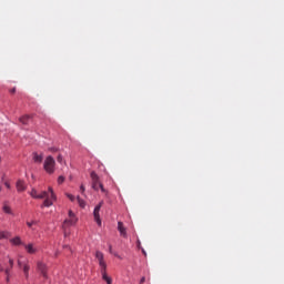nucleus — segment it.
<instances>
[{
    "mask_svg": "<svg viewBox=\"0 0 284 284\" xmlns=\"http://www.w3.org/2000/svg\"><path fill=\"white\" fill-rule=\"evenodd\" d=\"M16 187H17L18 192H26V182L22 180H18Z\"/></svg>",
    "mask_w": 284,
    "mask_h": 284,
    "instance_id": "obj_10",
    "label": "nucleus"
},
{
    "mask_svg": "<svg viewBox=\"0 0 284 284\" xmlns=\"http://www.w3.org/2000/svg\"><path fill=\"white\" fill-rule=\"evenodd\" d=\"M38 271L40 272L41 276H43L44 281H48V265L43 262H38L37 263Z\"/></svg>",
    "mask_w": 284,
    "mask_h": 284,
    "instance_id": "obj_7",
    "label": "nucleus"
},
{
    "mask_svg": "<svg viewBox=\"0 0 284 284\" xmlns=\"http://www.w3.org/2000/svg\"><path fill=\"white\" fill-rule=\"evenodd\" d=\"M57 161L58 163H63V155H58Z\"/></svg>",
    "mask_w": 284,
    "mask_h": 284,
    "instance_id": "obj_24",
    "label": "nucleus"
},
{
    "mask_svg": "<svg viewBox=\"0 0 284 284\" xmlns=\"http://www.w3.org/2000/svg\"><path fill=\"white\" fill-rule=\"evenodd\" d=\"M39 222L33 220L31 222H27L28 227H32V225H37Z\"/></svg>",
    "mask_w": 284,
    "mask_h": 284,
    "instance_id": "obj_20",
    "label": "nucleus"
},
{
    "mask_svg": "<svg viewBox=\"0 0 284 284\" xmlns=\"http://www.w3.org/2000/svg\"><path fill=\"white\" fill-rule=\"evenodd\" d=\"M4 185L8 190H10V183L6 182Z\"/></svg>",
    "mask_w": 284,
    "mask_h": 284,
    "instance_id": "obj_29",
    "label": "nucleus"
},
{
    "mask_svg": "<svg viewBox=\"0 0 284 284\" xmlns=\"http://www.w3.org/2000/svg\"><path fill=\"white\" fill-rule=\"evenodd\" d=\"M34 163H43V154L33 153Z\"/></svg>",
    "mask_w": 284,
    "mask_h": 284,
    "instance_id": "obj_13",
    "label": "nucleus"
},
{
    "mask_svg": "<svg viewBox=\"0 0 284 284\" xmlns=\"http://www.w3.org/2000/svg\"><path fill=\"white\" fill-rule=\"evenodd\" d=\"M114 256H116L118 258H121V256H119V254H114Z\"/></svg>",
    "mask_w": 284,
    "mask_h": 284,
    "instance_id": "obj_36",
    "label": "nucleus"
},
{
    "mask_svg": "<svg viewBox=\"0 0 284 284\" xmlns=\"http://www.w3.org/2000/svg\"><path fill=\"white\" fill-rule=\"evenodd\" d=\"M12 234L8 231H0V241H3L4 239H10Z\"/></svg>",
    "mask_w": 284,
    "mask_h": 284,
    "instance_id": "obj_14",
    "label": "nucleus"
},
{
    "mask_svg": "<svg viewBox=\"0 0 284 284\" xmlns=\"http://www.w3.org/2000/svg\"><path fill=\"white\" fill-rule=\"evenodd\" d=\"M142 254H144V256H148V253L145 252V248H142Z\"/></svg>",
    "mask_w": 284,
    "mask_h": 284,
    "instance_id": "obj_31",
    "label": "nucleus"
},
{
    "mask_svg": "<svg viewBox=\"0 0 284 284\" xmlns=\"http://www.w3.org/2000/svg\"><path fill=\"white\" fill-rule=\"evenodd\" d=\"M55 165L57 161H54V158H52V155L45 158L43 168L47 174H54Z\"/></svg>",
    "mask_w": 284,
    "mask_h": 284,
    "instance_id": "obj_3",
    "label": "nucleus"
},
{
    "mask_svg": "<svg viewBox=\"0 0 284 284\" xmlns=\"http://www.w3.org/2000/svg\"><path fill=\"white\" fill-rule=\"evenodd\" d=\"M10 270H12V268H6V270H4L6 276H10Z\"/></svg>",
    "mask_w": 284,
    "mask_h": 284,
    "instance_id": "obj_25",
    "label": "nucleus"
},
{
    "mask_svg": "<svg viewBox=\"0 0 284 284\" xmlns=\"http://www.w3.org/2000/svg\"><path fill=\"white\" fill-rule=\"evenodd\" d=\"M101 207H103V201H101L93 210V216H94V221L95 223H98V225L101 227V215L99 214V212H101Z\"/></svg>",
    "mask_w": 284,
    "mask_h": 284,
    "instance_id": "obj_6",
    "label": "nucleus"
},
{
    "mask_svg": "<svg viewBox=\"0 0 284 284\" xmlns=\"http://www.w3.org/2000/svg\"><path fill=\"white\" fill-rule=\"evenodd\" d=\"M90 176H91V181H92V187L95 191H99V189H100L101 192H103V194H108V191L105 190V187H103V183H101V181L99 179V174H97V172L92 171Z\"/></svg>",
    "mask_w": 284,
    "mask_h": 284,
    "instance_id": "obj_2",
    "label": "nucleus"
},
{
    "mask_svg": "<svg viewBox=\"0 0 284 284\" xmlns=\"http://www.w3.org/2000/svg\"><path fill=\"white\" fill-rule=\"evenodd\" d=\"M64 247H70V246H64Z\"/></svg>",
    "mask_w": 284,
    "mask_h": 284,
    "instance_id": "obj_38",
    "label": "nucleus"
},
{
    "mask_svg": "<svg viewBox=\"0 0 284 284\" xmlns=\"http://www.w3.org/2000/svg\"><path fill=\"white\" fill-rule=\"evenodd\" d=\"M102 278L105 281L106 284H112V277L108 276V270L100 271Z\"/></svg>",
    "mask_w": 284,
    "mask_h": 284,
    "instance_id": "obj_11",
    "label": "nucleus"
},
{
    "mask_svg": "<svg viewBox=\"0 0 284 284\" xmlns=\"http://www.w3.org/2000/svg\"><path fill=\"white\" fill-rule=\"evenodd\" d=\"M95 258L98 260L100 272H103L108 270V264L105 263V258L103 256V253L101 251L95 252Z\"/></svg>",
    "mask_w": 284,
    "mask_h": 284,
    "instance_id": "obj_4",
    "label": "nucleus"
},
{
    "mask_svg": "<svg viewBox=\"0 0 284 284\" xmlns=\"http://www.w3.org/2000/svg\"><path fill=\"white\" fill-rule=\"evenodd\" d=\"M79 220L77 219V215H74V212L71 210L69 211V219L64 220L63 227H68L70 225H77V222Z\"/></svg>",
    "mask_w": 284,
    "mask_h": 284,
    "instance_id": "obj_5",
    "label": "nucleus"
},
{
    "mask_svg": "<svg viewBox=\"0 0 284 284\" xmlns=\"http://www.w3.org/2000/svg\"><path fill=\"white\" fill-rule=\"evenodd\" d=\"M3 212H4L6 214H12V210H11L10 206H8V205H4V206H3Z\"/></svg>",
    "mask_w": 284,
    "mask_h": 284,
    "instance_id": "obj_18",
    "label": "nucleus"
},
{
    "mask_svg": "<svg viewBox=\"0 0 284 284\" xmlns=\"http://www.w3.org/2000/svg\"><path fill=\"white\" fill-rule=\"evenodd\" d=\"M10 92H11V94H14V92H17V89L13 88V89L10 90Z\"/></svg>",
    "mask_w": 284,
    "mask_h": 284,
    "instance_id": "obj_28",
    "label": "nucleus"
},
{
    "mask_svg": "<svg viewBox=\"0 0 284 284\" xmlns=\"http://www.w3.org/2000/svg\"><path fill=\"white\" fill-rule=\"evenodd\" d=\"M9 265H10V270H12V267H14V260L9 257Z\"/></svg>",
    "mask_w": 284,
    "mask_h": 284,
    "instance_id": "obj_22",
    "label": "nucleus"
},
{
    "mask_svg": "<svg viewBox=\"0 0 284 284\" xmlns=\"http://www.w3.org/2000/svg\"><path fill=\"white\" fill-rule=\"evenodd\" d=\"M67 196H68V199H69L72 203H74V201H75L74 195H72V194H70V193H67Z\"/></svg>",
    "mask_w": 284,
    "mask_h": 284,
    "instance_id": "obj_21",
    "label": "nucleus"
},
{
    "mask_svg": "<svg viewBox=\"0 0 284 284\" xmlns=\"http://www.w3.org/2000/svg\"><path fill=\"white\" fill-rule=\"evenodd\" d=\"M26 262H21V260H18V266L19 267H23V264H24Z\"/></svg>",
    "mask_w": 284,
    "mask_h": 284,
    "instance_id": "obj_26",
    "label": "nucleus"
},
{
    "mask_svg": "<svg viewBox=\"0 0 284 284\" xmlns=\"http://www.w3.org/2000/svg\"><path fill=\"white\" fill-rule=\"evenodd\" d=\"M145 283V277H142L141 280H140V284H144Z\"/></svg>",
    "mask_w": 284,
    "mask_h": 284,
    "instance_id": "obj_27",
    "label": "nucleus"
},
{
    "mask_svg": "<svg viewBox=\"0 0 284 284\" xmlns=\"http://www.w3.org/2000/svg\"><path fill=\"white\" fill-rule=\"evenodd\" d=\"M7 283H10V275H7Z\"/></svg>",
    "mask_w": 284,
    "mask_h": 284,
    "instance_id": "obj_33",
    "label": "nucleus"
},
{
    "mask_svg": "<svg viewBox=\"0 0 284 284\" xmlns=\"http://www.w3.org/2000/svg\"><path fill=\"white\" fill-rule=\"evenodd\" d=\"M0 163H1V155H0Z\"/></svg>",
    "mask_w": 284,
    "mask_h": 284,
    "instance_id": "obj_37",
    "label": "nucleus"
},
{
    "mask_svg": "<svg viewBox=\"0 0 284 284\" xmlns=\"http://www.w3.org/2000/svg\"><path fill=\"white\" fill-rule=\"evenodd\" d=\"M118 232H120V236H123V239H128V231L123 225V222H118Z\"/></svg>",
    "mask_w": 284,
    "mask_h": 284,
    "instance_id": "obj_8",
    "label": "nucleus"
},
{
    "mask_svg": "<svg viewBox=\"0 0 284 284\" xmlns=\"http://www.w3.org/2000/svg\"><path fill=\"white\" fill-rule=\"evenodd\" d=\"M30 196H32V199H44L42 207H51L53 201H57V195L51 186H49V191H42L41 193L33 189L30 192Z\"/></svg>",
    "mask_w": 284,
    "mask_h": 284,
    "instance_id": "obj_1",
    "label": "nucleus"
},
{
    "mask_svg": "<svg viewBox=\"0 0 284 284\" xmlns=\"http://www.w3.org/2000/svg\"><path fill=\"white\" fill-rule=\"evenodd\" d=\"M109 252L112 254V246L109 247Z\"/></svg>",
    "mask_w": 284,
    "mask_h": 284,
    "instance_id": "obj_35",
    "label": "nucleus"
},
{
    "mask_svg": "<svg viewBox=\"0 0 284 284\" xmlns=\"http://www.w3.org/2000/svg\"><path fill=\"white\" fill-rule=\"evenodd\" d=\"M30 115H23L20 118V123H22V125H28V121H30Z\"/></svg>",
    "mask_w": 284,
    "mask_h": 284,
    "instance_id": "obj_16",
    "label": "nucleus"
},
{
    "mask_svg": "<svg viewBox=\"0 0 284 284\" xmlns=\"http://www.w3.org/2000/svg\"><path fill=\"white\" fill-rule=\"evenodd\" d=\"M24 248L27 250L28 254H37V248H34L33 244H27L24 245Z\"/></svg>",
    "mask_w": 284,
    "mask_h": 284,
    "instance_id": "obj_12",
    "label": "nucleus"
},
{
    "mask_svg": "<svg viewBox=\"0 0 284 284\" xmlns=\"http://www.w3.org/2000/svg\"><path fill=\"white\" fill-rule=\"evenodd\" d=\"M80 192L81 194H85V186L83 184L80 185Z\"/></svg>",
    "mask_w": 284,
    "mask_h": 284,
    "instance_id": "obj_23",
    "label": "nucleus"
},
{
    "mask_svg": "<svg viewBox=\"0 0 284 284\" xmlns=\"http://www.w3.org/2000/svg\"><path fill=\"white\" fill-rule=\"evenodd\" d=\"M69 234H70V233L68 232V230H64V236L68 237Z\"/></svg>",
    "mask_w": 284,
    "mask_h": 284,
    "instance_id": "obj_30",
    "label": "nucleus"
},
{
    "mask_svg": "<svg viewBox=\"0 0 284 284\" xmlns=\"http://www.w3.org/2000/svg\"><path fill=\"white\" fill-rule=\"evenodd\" d=\"M0 272H6V268H3V266H1V264H0Z\"/></svg>",
    "mask_w": 284,
    "mask_h": 284,
    "instance_id": "obj_32",
    "label": "nucleus"
},
{
    "mask_svg": "<svg viewBox=\"0 0 284 284\" xmlns=\"http://www.w3.org/2000/svg\"><path fill=\"white\" fill-rule=\"evenodd\" d=\"M22 272L24 274L26 280L28 281L30 278V264H28V262L23 263Z\"/></svg>",
    "mask_w": 284,
    "mask_h": 284,
    "instance_id": "obj_9",
    "label": "nucleus"
},
{
    "mask_svg": "<svg viewBox=\"0 0 284 284\" xmlns=\"http://www.w3.org/2000/svg\"><path fill=\"white\" fill-rule=\"evenodd\" d=\"M138 247L141 248V241H138Z\"/></svg>",
    "mask_w": 284,
    "mask_h": 284,
    "instance_id": "obj_34",
    "label": "nucleus"
},
{
    "mask_svg": "<svg viewBox=\"0 0 284 284\" xmlns=\"http://www.w3.org/2000/svg\"><path fill=\"white\" fill-rule=\"evenodd\" d=\"M10 243H12V245H23V242L21 241V237H19V236L11 239Z\"/></svg>",
    "mask_w": 284,
    "mask_h": 284,
    "instance_id": "obj_15",
    "label": "nucleus"
},
{
    "mask_svg": "<svg viewBox=\"0 0 284 284\" xmlns=\"http://www.w3.org/2000/svg\"><path fill=\"white\" fill-rule=\"evenodd\" d=\"M64 181H65V176L60 175V176L58 178V184H59V185H61Z\"/></svg>",
    "mask_w": 284,
    "mask_h": 284,
    "instance_id": "obj_19",
    "label": "nucleus"
},
{
    "mask_svg": "<svg viewBox=\"0 0 284 284\" xmlns=\"http://www.w3.org/2000/svg\"><path fill=\"white\" fill-rule=\"evenodd\" d=\"M77 201H78L80 207H85V201H83V199H81V196L78 195Z\"/></svg>",
    "mask_w": 284,
    "mask_h": 284,
    "instance_id": "obj_17",
    "label": "nucleus"
}]
</instances>
